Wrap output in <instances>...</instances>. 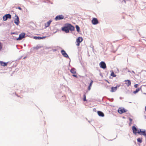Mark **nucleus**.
<instances>
[{"label":"nucleus","mask_w":146,"mask_h":146,"mask_svg":"<svg viewBox=\"0 0 146 146\" xmlns=\"http://www.w3.org/2000/svg\"><path fill=\"white\" fill-rule=\"evenodd\" d=\"M74 27L72 25L69 23H65L64 26L61 28V30L66 33L69 32V31H74Z\"/></svg>","instance_id":"1"},{"label":"nucleus","mask_w":146,"mask_h":146,"mask_svg":"<svg viewBox=\"0 0 146 146\" xmlns=\"http://www.w3.org/2000/svg\"><path fill=\"white\" fill-rule=\"evenodd\" d=\"M25 35V33H22L20 34L18 38H17V40H21L22 39L24 38Z\"/></svg>","instance_id":"11"},{"label":"nucleus","mask_w":146,"mask_h":146,"mask_svg":"<svg viewBox=\"0 0 146 146\" xmlns=\"http://www.w3.org/2000/svg\"><path fill=\"white\" fill-rule=\"evenodd\" d=\"M61 97L63 98V100H64L66 99V96L65 95H64L63 96H61Z\"/></svg>","instance_id":"29"},{"label":"nucleus","mask_w":146,"mask_h":146,"mask_svg":"<svg viewBox=\"0 0 146 146\" xmlns=\"http://www.w3.org/2000/svg\"><path fill=\"white\" fill-rule=\"evenodd\" d=\"M16 8L18 9L21 10H22V9L20 7H16Z\"/></svg>","instance_id":"34"},{"label":"nucleus","mask_w":146,"mask_h":146,"mask_svg":"<svg viewBox=\"0 0 146 146\" xmlns=\"http://www.w3.org/2000/svg\"><path fill=\"white\" fill-rule=\"evenodd\" d=\"M56 32H55L54 33H56Z\"/></svg>","instance_id":"45"},{"label":"nucleus","mask_w":146,"mask_h":146,"mask_svg":"<svg viewBox=\"0 0 146 146\" xmlns=\"http://www.w3.org/2000/svg\"><path fill=\"white\" fill-rule=\"evenodd\" d=\"M15 17L16 18L14 20V23L17 25H18L19 23V17L17 16L16 14L15 15Z\"/></svg>","instance_id":"7"},{"label":"nucleus","mask_w":146,"mask_h":146,"mask_svg":"<svg viewBox=\"0 0 146 146\" xmlns=\"http://www.w3.org/2000/svg\"><path fill=\"white\" fill-rule=\"evenodd\" d=\"M98 115L100 117H103L104 116V113L100 111H98Z\"/></svg>","instance_id":"14"},{"label":"nucleus","mask_w":146,"mask_h":146,"mask_svg":"<svg viewBox=\"0 0 146 146\" xmlns=\"http://www.w3.org/2000/svg\"><path fill=\"white\" fill-rule=\"evenodd\" d=\"M72 76L74 77H75V78H78V76H77L76 75H75V74H73L72 75Z\"/></svg>","instance_id":"30"},{"label":"nucleus","mask_w":146,"mask_h":146,"mask_svg":"<svg viewBox=\"0 0 146 146\" xmlns=\"http://www.w3.org/2000/svg\"><path fill=\"white\" fill-rule=\"evenodd\" d=\"M100 68L104 69L106 68V64L104 62L102 61L100 63Z\"/></svg>","instance_id":"5"},{"label":"nucleus","mask_w":146,"mask_h":146,"mask_svg":"<svg viewBox=\"0 0 146 146\" xmlns=\"http://www.w3.org/2000/svg\"><path fill=\"white\" fill-rule=\"evenodd\" d=\"M56 50H54V51H55Z\"/></svg>","instance_id":"46"},{"label":"nucleus","mask_w":146,"mask_h":146,"mask_svg":"<svg viewBox=\"0 0 146 146\" xmlns=\"http://www.w3.org/2000/svg\"><path fill=\"white\" fill-rule=\"evenodd\" d=\"M11 15L9 14H6L3 16V19L4 21H6L8 19H11Z\"/></svg>","instance_id":"4"},{"label":"nucleus","mask_w":146,"mask_h":146,"mask_svg":"<svg viewBox=\"0 0 146 146\" xmlns=\"http://www.w3.org/2000/svg\"><path fill=\"white\" fill-rule=\"evenodd\" d=\"M120 86L117 85L115 87H112L111 88V90L110 92H114L116 91L117 88H118Z\"/></svg>","instance_id":"13"},{"label":"nucleus","mask_w":146,"mask_h":146,"mask_svg":"<svg viewBox=\"0 0 146 146\" xmlns=\"http://www.w3.org/2000/svg\"><path fill=\"white\" fill-rule=\"evenodd\" d=\"M92 24L94 25H96L99 23V21L96 18H93L92 21Z\"/></svg>","instance_id":"9"},{"label":"nucleus","mask_w":146,"mask_h":146,"mask_svg":"<svg viewBox=\"0 0 146 146\" xmlns=\"http://www.w3.org/2000/svg\"><path fill=\"white\" fill-rule=\"evenodd\" d=\"M52 21V20H50L49 21H48L47 23V25L46 26V25H45V27H49Z\"/></svg>","instance_id":"21"},{"label":"nucleus","mask_w":146,"mask_h":146,"mask_svg":"<svg viewBox=\"0 0 146 146\" xmlns=\"http://www.w3.org/2000/svg\"><path fill=\"white\" fill-rule=\"evenodd\" d=\"M138 84H135V85H134V86L135 88H137L138 87Z\"/></svg>","instance_id":"31"},{"label":"nucleus","mask_w":146,"mask_h":146,"mask_svg":"<svg viewBox=\"0 0 146 146\" xmlns=\"http://www.w3.org/2000/svg\"><path fill=\"white\" fill-rule=\"evenodd\" d=\"M42 46H37L34 47V48L36 50H38V49L42 47Z\"/></svg>","instance_id":"26"},{"label":"nucleus","mask_w":146,"mask_h":146,"mask_svg":"<svg viewBox=\"0 0 146 146\" xmlns=\"http://www.w3.org/2000/svg\"><path fill=\"white\" fill-rule=\"evenodd\" d=\"M137 141L140 143H141L142 142V138H138L137 139Z\"/></svg>","instance_id":"22"},{"label":"nucleus","mask_w":146,"mask_h":146,"mask_svg":"<svg viewBox=\"0 0 146 146\" xmlns=\"http://www.w3.org/2000/svg\"><path fill=\"white\" fill-rule=\"evenodd\" d=\"M93 82V81L92 80H91V82L90 83L89 85L88 86V90H90L91 89V87L92 85Z\"/></svg>","instance_id":"19"},{"label":"nucleus","mask_w":146,"mask_h":146,"mask_svg":"<svg viewBox=\"0 0 146 146\" xmlns=\"http://www.w3.org/2000/svg\"><path fill=\"white\" fill-rule=\"evenodd\" d=\"M128 72H130V70H128Z\"/></svg>","instance_id":"39"},{"label":"nucleus","mask_w":146,"mask_h":146,"mask_svg":"<svg viewBox=\"0 0 146 146\" xmlns=\"http://www.w3.org/2000/svg\"><path fill=\"white\" fill-rule=\"evenodd\" d=\"M121 97H120V99H121Z\"/></svg>","instance_id":"41"},{"label":"nucleus","mask_w":146,"mask_h":146,"mask_svg":"<svg viewBox=\"0 0 146 146\" xmlns=\"http://www.w3.org/2000/svg\"><path fill=\"white\" fill-rule=\"evenodd\" d=\"M83 100L84 101H87L86 98V93H85L83 95Z\"/></svg>","instance_id":"24"},{"label":"nucleus","mask_w":146,"mask_h":146,"mask_svg":"<svg viewBox=\"0 0 146 146\" xmlns=\"http://www.w3.org/2000/svg\"><path fill=\"white\" fill-rule=\"evenodd\" d=\"M145 111H146V106L145 107Z\"/></svg>","instance_id":"38"},{"label":"nucleus","mask_w":146,"mask_h":146,"mask_svg":"<svg viewBox=\"0 0 146 146\" xmlns=\"http://www.w3.org/2000/svg\"><path fill=\"white\" fill-rule=\"evenodd\" d=\"M125 82H126L125 84L127 85L128 86H129L131 85V82L130 80H125Z\"/></svg>","instance_id":"16"},{"label":"nucleus","mask_w":146,"mask_h":146,"mask_svg":"<svg viewBox=\"0 0 146 146\" xmlns=\"http://www.w3.org/2000/svg\"><path fill=\"white\" fill-rule=\"evenodd\" d=\"M108 99L111 102H113V98H111L110 99V98H108Z\"/></svg>","instance_id":"28"},{"label":"nucleus","mask_w":146,"mask_h":146,"mask_svg":"<svg viewBox=\"0 0 146 146\" xmlns=\"http://www.w3.org/2000/svg\"><path fill=\"white\" fill-rule=\"evenodd\" d=\"M61 52L62 55L65 57H66L67 58H69V57L67 54V53L64 50H61Z\"/></svg>","instance_id":"8"},{"label":"nucleus","mask_w":146,"mask_h":146,"mask_svg":"<svg viewBox=\"0 0 146 146\" xmlns=\"http://www.w3.org/2000/svg\"><path fill=\"white\" fill-rule=\"evenodd\" d=\"M88 121L89 123H90V121L88 120Z\"/></svg>","instance_id":"40"},{"label":"nucleus","mask_w":146,"mask_h":146,"mask_svg":"<svg viewBox=\"0 0 146 146\" xmlns=\"http://www.w3.org/2000/svg\"><path fill=\"white\" fill-rule=\"evenodd\" d=\"M138 134L141 135H143L146 138V129H141L138 131Z\"/></svg>","instance_id":"3"},{"label":"nucleus","mask_w":146,"mask_h":146,"mask_svg":"<svg viewBox=\"0 0 146 146\" xmlns=\"http://www.w3.org/2000/svg\"><path fill=\"white\" fill-rule=\"evenodd\" d=\"M64 16L62 15H61L56 16L55 19L56 21L59 20L64 19Z\"/></svg>","instance_id":"10"},{"label":"nucleus","mask_w":146,"mask_h":146,"mask_svg":"<svg viewBox=\"0 0 146 146\" xmlns=\"http://www.w3.org/2000/svg\"><path fill=\"white\" fill-rule=\"evenodd\" d=\"M26 58V57H25L24 58V59H25Z\"/></svg>","instance_id":"37"},{"label":"nucleus","mask_w":146,"mask_h":146,"mask_svg":"<svg viewBox=\"0 0 146 146\" xmlns=\"http://www.w3.org/2000/svg\"><path fill=\"white\" fill-rule=\"evenodd\" d=\"M7 63L8 62H5L2 61H1L0 62V63L1 65L3 66H7Z\"/></svg>","instance_id":"18"},{"label":"nucleus","mask_w":146,"mask_h":146,"mask_svg":"<svg viewBox=\"0 0 146 146\" xmlns=\"http://www.w3.org/2000/svg\"><path fill=\"white\" fill-rule=\"evenodd\" d=\"M83 39L82 37H79L76 39V42H79L81 43Z\"/></svg>","instance_id":"15"},{"label":"nucleus","mask_w":146,"mask_h":146,"mask_svg":"<svg viewBox=\"0 0 146 146\" xmlns=\"http://www.w3.org/2000/svg\"><path fill=\"white\" fill-rule=\"evenodd\" d=\"M46 37H47L46 36H44L42 37L39 36H33V38L36 40H40L42 39H44Z\"/></svg>","instance_id":"12"},{"label":"nucleus","mask_w":146,"mask_h":146,"mask_svg":"<svg viewBox=\"0 0 146 146\" xmlns=\"http://www.w3.org/2000/svg\"><path fill=\"white\" fill-rule=\"evenodd\" d=\"M141 89V88H137L135 90L133 91V93L134 94H136Z\"/></svg>","instance_id":"20"},{"label":"nucleus","mask_w":146,"mask_h":146,"mask_svg":"<svg viewBox=\"0 0 146 146\" xmlns=\"http://www.w3.org/2000/svg\"><path fill=\"white\" fill-rule=\"evenodd\" d=\"M141 129H138L134 125L132 127L133 132V133L135 135H136L137 133L138 134V131H139Z\"/></svg>","instance_id":"2"},{"label":"nucleus","mask_w":146,"mask_h":146,"mask_svg":"<svg viewBox=\"0 0 146 146\" xmlns=\"http://www.w3.org/2000/svg\"><path fill=\"white\" fill-rule=\"evenodd\" d=\"M70 72L73 74H75L76 72V70L74 68H72L70 70Z\"/></svg>","instance_id":"17"},{"label":"nucleus","mask_w":146,"mask_h":146,"mask_svg":"<svg viewBox=\"0 0 146 146\" xmlns=\"http://www.w3.org/2000/svg\"><path fill=\"white\" fill-rule=\"evenodd\" d=\"M106 81H107V82H108V83H109V82H108V81L107 80H106Z\"/></svg>","instance_id":"42"},{"label":"nucleus","mask_w":146,"mask_h":146,"mask_svg":"<svg viewBox=\"0 0 146 146\" xmlns=\"http://www.w3.org/2000/svg\"><path fill=\"white\" fill-rule=\"evenodd\" d=\"M127 111V110L125 109L124 108H119L118 109V112L120 114H122L123 113L126 112Z\"/></svg>","instance_id":"6"},{"label":"nucleus","mask_w":146,"mask_h":146,"mask_svg":"<svg viewBox=\"0 0 146 146\" xmlns=\"http://www.w3.org/2000/svg\"><path fill=\"white\" fill-rule=\"evenodd\" d=\"M129 119L130 121V122L129 123V126H130L132 124V119L130 117L129 118Z\"/></svg>","instance_id":"27"},{"label":"nucleus","mask_w":146,"mask_h":146,"mask_svg":"<svg viewBox=\"0 0 146 146\" xmlns=\"http://www.w3.org/2000/svg\"><path fill=\"white\" fill-rule=\"evenodd\" d=\"M77 42V44H76V45L77 46H79L80 45V43L79 42Z\"/></svg>","instance_id":"35"},{"label":"nucleus","mask_w":146,"mask_h":146,"mask_svg":"<svg viewBox=\"0 0 146 146\" xmlns=\"http://www.w3.org/2000/svg\"><path fill=\"white\" fill-rule=\"evenodd\" d=\"M2 48V45L1 44V43L0 42V50H1Z\"/></svg>","instance_id":"32"},{"label":"nucleus","mask_w":146,"mask_h":146,"mask_svg":"<svg viewBox=\"0 0 146 146\" xmlns=\"http://www.w3.org/2000/svg\"><path fill=\"white\" fill-rule=\"evenodd\" d=\"M76 28L77 31L78 32H79L80 31V28L79 27V26L78 25H76Z\"/></svg>","instance_id":"23"},{"label":"nucleus","mask_w":146,"mask_h":146,"mask_svg":"<svg viewBox=\"0 0 146 146\" xmlns=\"http://www.w3.org/2000/svg\"><path fill=\"white\" fill-rule=\"evenodd\" d=\"M111 76L113 77H115L116 75L115 74L113 71H112L111 74Z\"/></svg>","instance_id":"25"},{"label":"nucleus","mask_w":146,"mask_h":146,"mask_svg":"<svg viewBox=\"0 0 146 146\" xmlns=\"http://www.w3.org/2000/svg\"><path fill=\"white\" fill-rule=\"evenodd\" d=\"M132 72L134 74H135V72L133 71H132Z\"/></svg>","instance_id":"36"},{"label":"nucleus","mask_w":146,"mask_h":146,"mask_svg":"<svg viewBox=\"0 0 146 146\" xmlns=\"http://www.w3.org/2000/svg\"><path fill=\"white\" fill-rule=\"evenodd\" d=\"M17 33L15 32H11V34L13 35V34H17Z\"/></svg>","instance_id":"33"},{"label":"nucleus","mask_w":146,"mask_h":146,"mask_svg":"<svg viewBox=\"0 0 146 146\" xmlns=\"http://www.w3.org/2000/svg\"><path fill=\"white\" fill-rule=\"evenodd\" d=\"M124 2H125V0H124Z\"/></svg>","instance_id":"44"},{"label":"nucleus","mask_w":146,"mask_h":146,"mask_svg":"<svg viewBox=\"0 0 146 146\" xmlns=\"http://www.w3.org/2000/svg\"><path fill=\"white\" fill-rule=\"evenodd\" d=\"M124 2H125V0H124Z\"/></svg>","instance_id":"43"}]
</instances>
